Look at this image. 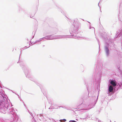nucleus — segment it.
Instances as JSON below:
<instances>
[{
    "instance_id": "1",
    "label": "nucleus",
    "mask_w": 122,
    "mask_h": 122,
    "mask_svg": "<svg viewBox=\"0 0 122 122\" xmlns=\"http://www.w3.org/2000/svg\"><path fill=\"white\" fill-rule=\"evenodd\" d=\"M116 81H111L110 83L113 86H115L116 85Z\"/></svg>"
},
{
    "instance_id": "3",
    "label": "nucleus",
    "mask_w": 122,
    "mask_h": 122,
    "mask_svg": "<svg viewBox=\"0 0 122 122\" xmlns=\"http://www.w3.org/2000/svg\"><path fill=\"white\" fill-rule=\"evenodd\" d=\"M69 122H76V121H75L71 120V121H70Z\"/></svg>"
},
{
    "instance_id": "2",
    "label": "nucleus",
    "mask_w": 122,
    "mask_h": 122,
    "mask_svg": "<svg viewBox=\"0 0 122 122\" xmlns=\"http://www.w3.org/2000/svg\"><path fill=\"white\" fill-rule=\"evenodd\" d=\"M113 90V88L112 86H110L109 88V91L110 92H111Z\"/></svg>"
},
{
    "instance_id": "4",
    "label": "nucleus",
    "mask_w": 122,
    "mask_h": 122,
    "mask_svg": "<svg viewBox=\"0 0 122 122\" xmlns=\"http://www.w3.org/2000/svg\"><path fill=\"white\" fill-rule=\"evenodd\" d=\"M107 49V50L108 51H109V50L108 49Z\"/></svg>"
}]
</instances>
